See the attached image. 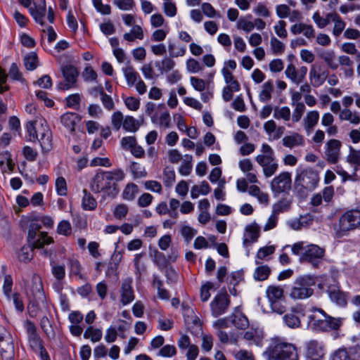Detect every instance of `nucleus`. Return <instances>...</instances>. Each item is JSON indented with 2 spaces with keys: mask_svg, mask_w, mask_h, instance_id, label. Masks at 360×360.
<instances>
[{
  "mask_svg": "<svg viewBox=\"0 0 360 360\" xmlns=\"http://www.w3.org/2000/svg\"><path fill=\"white\" fill-rule=\"evenodd\" d=\"M360 226V210H351L342 214L338 221V227L335 228L338 238L347 236L350 231Z\"/></svg>",
  "mask_w": 360,
  "mask_h": 360,
  "instance_id": "7",
  "label": "nucleus"
},
{
  "mask_svg": "<svg viewBox=\"0 0 360 360\" xmlns=\"http://www.w3.org/2000/svg\"><path fill=\"white\" fill-rule=\"evenodd\" d=\"M13 282L11 275H6L4 276L3 292L8 301L11 300V292Z\"/></svg>",
  "mask_w": 360,
  "mask_h": 360,
  "instance_id": "49",
  "label": "nucleus"
},
{
  "mask_svg": "<svg viewBox=\"0 0 360 360\" xmlns=\"http://www.w3.org/2000/svg\"><path fill=\"white\" fill-rule=\"evenodd\" d=\"M176 349L174 345H164L158 352L157 355L162 357H172L176 354Z\"/></svg>",
  "mask_w": 360,
  "mask_h": 360,
  "instance_id": "54",
  "label": "nucleus"
},
{
  "mask_svg": "<svg viewBox=\"0 0 360 360\" xmlns=\"http://www.w3.org/2000/svg\"><path fill=\"white\" fill-rule=\"evenodd\" d=\"M319 113L316 110L310 111L304 119V127L307 130L312 129L318 123Z\"/></svg>",
  "mask_w": 360,
  "mask_h": 360,
  "instance_id": "33",
  "label": "nucleus"
},
{
  "mask_svg": "<svg viewBox=\"0 0 360 360\" xmlns=\"http://www.w3.org/2000/svg\"><path fill=\"white\" fill-rule=\"evenodd\" d=\"M343 319L334 318L327 314L321 308H312L311 314L308 316L309 327L317 332L337 330L342 325Z\"/></svg>",
  "mask_w": 360,
  "mask_h": 360,
  "instance_id": "2",
  "label": "nucleus"
},
{
  "mask_svg": "<svg viewBox=\"0 0 360 360\" xmlns=\"http://www.w3.org/2000/svg\"><path fill=\"white\" fill-rule=\"evenodd\" d=\"M181 234L184 238L185 241L188 243L197 233V230L193 229L188 226H183L181 229Z\"/></svg>",
  "mask_w": 360,
  "mask_h": 360,
  "instance_id": "59",
  "label": "nucleus"
},
{
  "mask_svg": "<svg viewBox=\"0 0 360 360\" xmlns=\"http://www.w3.org/2000/svg\"><path fill=\"white\" fill-rule=\"evenodd\" d=\"M58 233L63 236H70L72 233V227L68 221H61L57 227Z\"/></svg>",
  "mask_w": 360,
  "mask_h": 360,
  "instance_id": "62",
  "label": "nucleus"
},
{
  "mask_svg": "<svg viewBox=\"0 0 360 360\" xmlns=\"http://www.w3.org/2000/svg\"><path fill=\"white\" fill-rule=\"evenodd\" d=\"M51 266V273L56 280H63L65 276V265H60L56 264L54 261L50 263Z\"/></svg>",
  "mask_w": 360,
  "mask_h": 360,
  "instance_id": "39",
  "label": "nucleus"
},
{
  "mask_svg": "<svg viewBox=\"0 0 360 360\" xmlns=\"http://www.w3.org/2000/svg\"><path fill=\"white\" fill-rule=\"evenodd\" d=\"M340 119L349 120L351 123L358 124L360 122V117L356 113H353L350 110L345 109L341 111Z\"/></svg>",
  "mask_w": 360,
  "mask_h": 360,
  "instance_id": "43",
  "label": "nucleus"
},
{
  "mask_svg": "<svg viewBox=\"0 0 360 360\" xmlns=\"http://www.w3.org/2000/svg\"><path fill=\"white\" fill-rule=\"evenodd\" d=\"M274 117L277 120L283 119L285 121H288L290 118V110L286 106L281 108L276 107L274 109Z\"/></svg>",
  "mask_w": 360,
  "mask_h": 360,
  "instance_id": "46",
  "label": "nucleus"
},
{
  "mask_svg": "<svg viewBox=\"0 0 360 360\" xmlns=\"http://www.w3.org/2000/svg\"><path fill=\"white\" fill-rule=\"evenodd\" d=\"M292 187L291 174L283 172L275 176L271 183V188L274 193L288 192Z\"/></svg>",
  "mask_w": 360,
  "mask_h": 360,
  "instance_id": "9",
  "label": "nucleus"
},
{
  "mask_svg": "<svg viewBox=\"0 0 360 360\" xmlns=\"http://www.w3.org/2000/svg\"><path fill=\"white\" fill-rule=\"evenodd\" d=\"M190 81L192 86L200 92L203 91L206 88V84H209V82H206L205 80L196 77H191Z\"/></svg>",
  "mask_w": 360,
  "mask_h": 360,
  "instance_id": "60",
  "label": "nucleus"
},
{
  "mask_svg": "<svg viewBox=\"0 0 360 360\" xmlns=\"http://www.w3.org/2000/svg\"><path fill=\"white\" fill-rule=\"evenodd\" d=\"M62 73L65 79L64 83H59L58 88L62 90H68L76 87V83L79 72L72 65H66L62 68Z\"/></svg>",
  "mask_w": 360,
  "mask_h": 360,
  "instance_id": "11",
  "label": "nucleus"
},
{
  "mask_svg": "<svg viewBox=\"0 0 360 360\" xmlns=\"http://www.w3.org/2000/svg\"><path fill=\"white\" fill-rule=\"evenodd\" d=\"M130 169L134 178L145 177L147 175L144 167H141L138 162H132Z\"/></svg>",
  "mask_w": 360,
  "mask_h": 360,
  "instance_id": "56",
  "label": "nucleus"
},
{
  "mask_svg": "<svg viewBox=\"0 0 360 360\" xmlns=\"http://www.w3.org/2000/svg\"><path fill=\"white\" fill-rule=\"evenodd\" d=\"M102 330L99 328H94L92 326H89L86 328L84 333V338L85 339L90 338L94 342H96L101 340L102 338Z\"/></svg>",
  "mask_w": 360,
  "mask_h": 360,
  "instance_id": "37",
  "label": "nucleus"
},
{
  "mask_svg": "<svg viewBox=\"0 0 360 360\" xmlns=\"http://www.w3.org/2000/svg\"><path fill=\"white\" fill-rule=\"evenodd\" d=\"M319 176L318 172L311 167H299L296 169L294 181V191L300 198L314 191L318 186Z\"/></svg>",
  "mask_w": 360,
  "mask_h": 360,
  "instance_id": "3",
  "label": "nucleus"
},
{
  "mask_svg": "<svg viewBox=\"0 0 360 360\" xmlns=\"http://www.w3.org/2000/svg\"><path fill=\"white\" fill-rule=\"evenodd\" d=\"M330 360H355L346 349H339L331 356Z\"/></svg>",
  "mask_w": 360,
  "mask_h": 360,
  "instance_id": "51",
  "label": "nucleus"
},
{
  "mask_svg": "<svg viewBox=\"0 0 360 360\" xmlns=\"http://www.w3.org/2000/svg\"><path fill=\"white\" fill-rule=\"evenodd\" d=\"M27 242L34 248L40 249L44 248L45 245L53 243V239L49 236L46 232H40L39 233L29 229Z\"/></svg>",
  "mask_w": 360,
  "mask_h": 360,
  "instance_id": "15",
  "label": "nucleus"
},
{
  "mask_svg": "<svg viewBox=\"0 0 360 360\" xmlns=\"http://www.w3.org/2000/svg\"><path fill=\"white\" fill-rule=\"evenodd\" d=\"M40 143L41 151L44 153L49 152L53 148L52 132L51 130L41 126V131L37 139Z\"/></svg>",
  "mask_w": 360,
  "mask_h": 360,
  "instance_id": "19",
  "label": "nucleus"
},
{
  "mask_svg": "<svg viewBox=\"0 0 360 360\" xmlns=\"http://www.w3.org/2000/svg\"><path fill=\"white\" fill-rule=\"evenodd\" d=\"M172 57H165L160 62H155V65L159 68L161 74L168 72L175 66V62L172 59Z\"/></svg>",
  "mask_w": 360,
  "mask_h": 360,
  "instance_id": "34",
  "label": "nucleus"
},
{
  "mask_svg": "<svg viewBox=\"0 0 360 360\" xmlns=\"http://www.w3.org/2000/svg\"><path fill=\"white\" fill-rule=\"evenodd\" d=\"M202 13L208 18H221V15L210 3H202L201 5Z\"/></svg>",
  "mask_w": 360,
  "mask_h": 360,
  "instance_id": "52",
  "label": "nucleus"
},
{
  "mask_svg": "<svg viewBox=\"0 0 360 360\" xmlns=\"http://www.w3.org/2000/svg\"><path fill=\"white\" fill-rule=\"evenodd\" d=\"M56 189L58 195L60 196H65L67 195V184L64 177L59 176L56 179Z\"/></svg>",
  "mask_w": 360,
  "mask_h": 360,
  "instance_id": "57",
  "label": "nucleus"
},
{
  "mask_svg": "<svg viewBox=\"0 0 360 360\" xmlns=\"http://www.w3.org/2000/svg\"><path fill=\"white\" fill-rule=\"evenodd\" d=\"M252 18V15H247L244 18H241L237 22V28L243 30L246 32H251L255 28V24L248 19Z\"/></svg>",
  "mask_w": 360,
  "mask_h": 360,
  "instance_id": "38",
  "label": "nucleus"
},
{
  "mask_svg": "<svg viewBox=\"0 0 360 360\" xmlns=\"http://www.w3.org/2000/svg\"><path fill=\"white\" fill-rule=\"evenodd\" d=\"M69 266H70V275L75 276L78 277L79 279L83 280L84 279V275L81 273L82 271V266L80 262L75 259H69Z\"/></svg>",
  "mask_w": 360,
  "mask_h": 360,
  "instance_id": "35",
  "label": "nucleus"
},
{
  "mask_svg": "<svg viewBox=\"0 0 360 360\" xmlns=\"http://www.w3.org/2000/svg\"><path fill=\"white\" fill-rule=\"evenodd\" d=\"M82 207L84 210H94L97 207V202L94 196L86 189L83 190Z\"/></svg>",
  "mask_w": 360,
  "mask_h": 360,
  "instance_id": "26",
  "label": "nucleus"
},
{
  "mask_svg": "<svg viewBox=\"0 0 360 360\" xmlns=\"http://www.w3.org/2000/svg\"><path fill=\"white\" fill-rule=\"evenodd\" d=\"M122 71L127 84L129 86H133L140 77L139 73L135 70L133 66L129 65L126 68H123Z\"/></svg>",
  "mask_w": 360,
  "mask_h": 360,
  "instance_id": "28",
  "label": "nucleus"
},
{
  "mask_svg": "<svg viewBox=\"0 0 360 360\" xmlns=\"http://www.w3.org/2000/svg\"><path fill=\"white\" fill-rule=\"evenodd\" d=\"M120 302L122 305H127L131 303L135 298L134 290L132 288V278H125L121 285L120 289Z\"/></svg>",
  "mask_w": 360,
  "mask_h": 360,
  "instance_id": "17",
  "label": "nucleus"
},
{
  "mask_svg": "<svg viewBox=\"0 0 360 360\" xmlns=\"http://www.w3.org/2000/svg\"><path fill=\"white\" fill-rule=\"evenodd\" d=\"M35 125L36 122L34 121H30L26 124V129L29 136V141L32 142L37 141L40 131H41V128L37 129Z\"/></svg>",
  "mask_w": 360,
  "mask_h": 360,
  "instance_id": "40",
  "label": "nucleus"
},
{
  "mask_svg": "<svg viewBox=\"0 0 360 360\" xmlns=\"http://www.w3.org/2000/svg\"><path fill=\"white\" fill-rule=\"evenodd\" d=\"M123 115L120 111H116L112 115L111 122L113 128L118 131L123 124Z\"/></svg>",
  "mask_w": 360,
  "mask_h": 360,
  "instance_id": "63",
  "label": "nucleus"
},
{
  "mask_svg": "<svg viewBox=\"0 0 360 360\" xmlns=\"http://www.w3.org/2000/svg\"><path fill=\"white\" fill-rule=\"evenodd\" d=\"M283 145L288 148H293L304 144L303 136L298 133H295L291 136H285L283 140Z\"/></svg>",
  "mask_w": 360,
  "mask_h": 360,
  "instance_id": "23",
  "label": "nucleus"
},
{
  "mask_svg": "<svg viewBox=\"0 0 360 360\" xmlns=\"http://www.w3.org/2000/svg\"><path fill=\"white\" fill-rule=\"evenodd\" d=\"M347 161L355 165L354 172L357 170V167H360V150H356L352 146H349V153L347 156Z\"/></svg>",
  "mask_w": 360,
  "mask_h": 360,
  "instance_id": "41",
  "label": "nucleus"
},
{
  "mask_svg": "<svg viewBox=\"0 0 360 360\" xmlns=\"http://www.w3.org/2000/svg\"><path fill=\"white\" fill-rule=\"evenodd\" d=\"M309 77L312 82V85L315 87H318L323 84L321 77V68L316 70L314 66H313L309 72Z\"/></svg>",
  "mask_w": 360,
  "mask_h": 360,
  "instance_id": "50",
  "label": "nucleus"
},
{
  "mask_svg": "<svg viewBox=\"0 0 360 360\" xmlns=\"http://www.w3.org/2000/svg\"><path fill=\"white\" fill-rule=\"evenodd\" d=\"M271 269L268 265H262L256 268L254 272V278L256 281H263L268 278Z\"/></svg>",
  "mask_w": 360,
  "mask_h": 360,
  "instance_id": "36",
  "label": "nucleus"
},
{
  "mask_svg": "<svg viewBox=\"0 0 360 360\" xmlns=\"http://www.w3.org/2000/svg\"><path fill=\"white\" fill-rule=\"evenodd\" d=\"M246 232L248 233L252 242H256L259 236V226L256 223L251 224L246 226Z\"/></svg>",
  "mask_w": 360,
  "mask_h": 360,
  "instance_id": "55",
  "label": "nucleus"
},
{
  "mask_svg": "<svg viewBox=\"0 0 360 360\" xmlns=\"http://www.w3.org/2000/svg\"><path fill=\"white\" fill-rule=\"evenodd\" d=\"M24 326L27 333L29 346L32 350L37 349L44 345V341L37 333V328L34 322L26 320Z\"/></svg>",
  "mask_w": 360,
  "mask_h": 360,
  "instance_id": "14",
  "label": "nucleus"
},
{
  "mask_svg": "<svg viewBox=\"0 0 360 360\" xmlns=\"http://www.w3.org/2000/svg\"><path fill=\"white\" fill-rule=\"evenodd\" d=\"M124 39L128 41H133L135 39H143V32L141 26L135 25H133L131 32L125 33L123 36Z\"/></svg>",
  "mask_w": 360,
  "mask_h": 360,
  "instance_id": "32",
  "label": "nucleus"
},
{
  "mask_svg": "<svg viewBox=\"0 0 360 360\" xmlns=\"http://www.w3.org/2000/svg\"><path fill=\"white\" fill-rule=\"evenodd\" d=\"M300 315L301 311L293 307L283 316V322L290 328H298L301 326Z\"/></svg>",
  "mask_w": 360,
  "mask_h": 360,
  "instance_id": "18",
  "label": "nucleus"
},
{
  "mask_svg": "<svg viewBox=\"0 0 360 360\" xmlns=\"http://www.w3.org/2000/svg\"><path fill=\"white\" fill-rule=\"evenodd\" d=\"M123 129L127 131L135 132L139 128L138 121L132 116H126L123 121Z\"/></svg>",
  "mask_w": 360,
  "mask_h": 360,
  "instance_id": "42",
  "label": "nucleus"
},
{
  "mask_svg": "<svg viewBox=\"0 0 360 360\" xmlns=\"http://www.w3.org/2000/svg\"><path fill=\"white\" fill-rule=\"evenodd\" d=\"M101 100L103 106L108 110H112L115 108V104L110 96L106 94L103 88H98Z\"/></svg>",
  "mask_w": 360,
  "mask_h": 360,
  "instance_id": "48",
  "label": "nucleus"
},
{
  "mask_svg": "<svg viewBox=\"0 0 360 360\" xmlns=\"http://www.w3.org/2000/svg\"><path fill=\"white\" fill-rule=\"evenodd\" d=\"M304 242H297L292 245V252L300 256V262L310 264L313 267L318 268L323 263L325 249L317 245H304Z\"/></svg>",
  "mask_w": 360,
  "mask_h": 360,
  "instance_id": "4",
  "label": "nucleus"
},
{
  "mask_svg": "<svg viewBox=\"0 0 360 360\" xmlns=\"http://www.w3.org/2000/svg\"><path fill=\"white\" fill-rule=\"evenodd\" d=\"M29 11L37 22L44 25V17L46 14L45 0H41V4L39 6L34 4V6H31L29 8Z\"/></svg>",
  "mask_w": 360,
  "mask_h": 360,
  "instance_id": "22",
  "label": "nucleus"
},
{
  "mask_svg": "<svg viewBox=\"0 0 360 360\" xmlns=\"http://www.w3.org/2000/svg\"><path fill=\"white\" fill-rule=\"evenodd\" d=\"M269 360H298L297 348L287 342H276L271 345L265 352Z\"/></svg>",
  "mask_w": 360,
  "mask_h": 360,
  "instance_id": "6",
  "label": "nucleus"
},
{
  "mask_svg": "<svg viewBox=\"0 0 360 360\" xmlns=\"http://www.w3.org/2000/svg\"><path fill=\"white\" fill-rule=\"evenodd\" d=\"M261 151L263 154L258 155L255 160L261 167L266 166V163L273 162L275 158L274 150L267 143H263L262 145Z\"/></svg>",
  "mask_w": 360,
  "mask_h": 360,
  "instance_id": "20",
  "label": "nucleus"
},
{
  "mask_svg": "<svg viewBox=\"0 0 360 360\" xmlns=\"http://www.w3.org/2000/svg\"><path fill=\"white\" fill-rule=\"evenodd\" d=\"M262 167L263 169L264 176L266 177H270L276 172L278 168V165L276 160L274 159L273 162H270V163H266V166Z\"/></svg>",
  "mask_w": 360,
  "mask_h": 360,
  "instance_id": "61",
  "label": "nucleus"
},
{
  "mask_svg": "<svg viewBox=\"0 0 360 360\" xmlns=\"http://www.w3.org/2000/svg\"><path fill=\"white\" fill-rule=\"evenodd\" d=\"M124 177V172L120 168L111 171L99 169L90 181V189L94 193H102L105 197L114 198L119 193L117 182Z\"/></svg>",
  "mask_w": 360,
  "mask_h": 360,
  "instance_id": "1",
  "label": "nucleus"
},
{
  "mask_svg": "<svg viewBox=\"0 0 360 360\" xmlns=\"http://www.w3.org/2000/svg\"><path fill=\"white\" fill-rule=\"evenodd\" d=\"M274 90V84L271 80H268L262 85V90L259 93V98L262 102H267L271 98V93Z\"/></svg>",
  "mask_w": 360,
  "mask_h": 360,
  "instance_id": "29",
  "label": "nucleus"
},
{
  "mask_svg": "<svg viewBox=\"0 0 360 360\" xmlns=\"http://www.w3.org/2000/svg\"><path fill=\"white\" fill-rule=\"evenodd\" d=\"M81 117L76 112H68L60 117L61 124L70 132H74L76 124L80 122Z\"/></svg>",
  "mask_w": 360,
  "mask_h": 360,
  "instance_id": "21",
  "label": "nucleus"
},
{
  "mask_svg": "<svg viewBox=\"0 0 360 360\" xmlns=\"http://www.w3.org/2000/svg\"><path fill=\"white\" fill-rule=\"evenodd\" d=\"M271 46L274 55L282 54L285 51V45L275 37L271 39Z\"/></svg>",
  "mask_w": 360,
  "mask_h": 360,
  "instance_id": "58",
  "label": "nucleus"
},
{
  "mask_svg": "<svg viewBox=\"0 0 360 360\" xmlns=\"http://www.w3.org/2000/svg\"><path fill=\"white\" fill-rule=\"evenodd\" d=\"M231 303L230 297L226 290L220 291L210 303L212 314L218 317L226 312Z\"/></svg>",
  "mask_w": 360,
  "mask_h": 360,
  "instance_id": "8",
  "label": "nucleus"
},
{
  "mask_svg": "<svg viewBox=\"0 0 360 360\" xmlns=\"http://www.w3.org/2000/svg\"><path fill=\"white\" fill-rule=\"evenodd\" d=\"M231 323L238 329L245 330L249 326V321L242 313L233 314L230 316Z\"/></svg>",
  "mask_w": 360,
  "mask_h": 360,
  "instance_id": "24",
  "label": "nucleus"
},
{
  "mask_svg": "<svg viewBox=\"0 0 360 360\" xmlns=\"http://www.w3.org/2000/svg\"><path fill=\"white\" fill-rule=\"evenodd\" d=\"M186 69L189 72L195 73L202 71L204 67L197 60L190 58L186 61Z\"/></svg>",
  "mask_w": 360,
  "mask_h": 360,
  "instance_id": "53",
  "label": "nucleus"
},
{
  "mask_svg": "<svg viewBox=\"0 0 360 360\" xmlns=\"http://www.w3.org/2000/svg\"><path fill=\"white\" fill-rule=\"evenodd\" d=\"M342 143L338 139H330L326 143L325 154L329 163L335 164L340 158Z\"/></svg>",
  "mask_w": 360,
  "mask_h": 360,
  "instance_id": "16",
  "label": "nucleus"
},
{
  "mask_svg": "<svg viewBox=\"0 0 360 360\" xmlns=\"http://www.w3.org/2000/svg\"><path fill=\"white\" fill-rule=\"evenodd\" d=\"M139 193V187L134 183L127 184L122 192V198L125 200L132 201Z\"/></svg>",
  "mask_w": 360,
  "mask_h": 360,
  "instance_id": "30",
  "label": "nucleus"
},
{
  "mask_svg": "<svg viewBox=\"0 0 360 360\" xmlns=\"http://www.w3.org/2000/svg\"><path fill=\"white\" fill-rule=\"evenodd\" d=\"M22 155L27 160L34 162L37 160L38 153L32 147L26 146L22 149Z\"/></svg>",
  "mask_w": 360,
  "mask_h": 360,
  "instance_id": "64",
  "label": "nucleus"
},
{
  "mask_svg": "<svg viewBox=\"0 0 360 360\" xmlns=\"http://www.w3.org/2000/svg\"><path fill=\"white\" fill-rule=\"evenodd\" d=\"M305 358L321 359L325 355V345L318 340H310L304 343Z\"/></svg>",
  "mask_w": 360,
  "mask_h": 360,
  "instance_id": "12",
  "label": "nucleus"
},
{
  "mask_svg": "<svg viewBox=\"0 0 360 360\" xmlns=\"http://www.w3.org/2000/svg\"><path fill=\"white\" fill-rule=\"evenodd\" d=\"M36 249L32 245L28 244L21 248L18 253V258L20 262L27 263L33 258V250Z\"/></svg>",
  "mask_w": 360,
  "mask_h": 360,
  "instance_id": "27",
  "label": "nucleus"
},
{
  "mask_svg": "<svg viewBox=\"0 0 360 360\" xmlns=\"http://www.w3.org/2000/svg\"><path fill=\"white\" fill-rule=\"evenodd\" d=\"M163 183L166 187H170L175 181V172L172 167H166L163 171Z\"/></svg>",
  "mask_w": 360,
  "mask_h": 360,
  "instance_id": "44",
  "label": "nucleus"
},
{
  "mask_svg": "<svg viewBox=\"0 0 360 360\" xmlns=\"http://www.w3.org/2000/svg\"><path fill=\"white\" fill-rule=\"evenodd\" d=\"M320 57L327 64L328 67L331 70H337L338 64L335 61V54L333 51H324L320 54Z\"/></svg>",
  "mask_w": 360,
  "mask_h": 360,
  "instance_id": "31",
  "label": "nucleus"
},
{
  "mask_svg": "<svg viewBox=\"0 0 360 360\" xmlns=\"http://www.w3.org/2000/svg\"><path fill=\"white\" fill-rule=\"evenodd\" d=\"M37 55L32 52L24 58V65L27 70H33L37 67Z\"/></svg>",
  "mask_w": 360,
  "mask_h": 360,
  "instance_id": "47",
  "label": "nucleus"
},
{
  "mask_svg": "<svg viewBox=\"0 0 360 360\" xmlns=\"http://www.w3.org/2000/svg\"><path fill=\"white\" fill-rule=\"evenodd\" d=\"M316 283V276L305 274L298 276L292 286L290 296L294 300H304L313 295V287Z\"/></svg>",
  "mask_w": 360,
  "mask_h": 360,
  "instance_id": "5",
  "label": "nucleus"
},
{
  "mask_svg": "<svg viewBox=\"0 0 360 360\" xmlns=\"http://www.w3.org/2000/svg\"><path fill=\"white\" fill-rule=\"evenodd\" d=\"M27 294L33 297L36 300H46L41 278L37 274H33L31 281L26 287Z\"/></svg>",
  "mask_w": 360,
  "mask_h": 360,
  "instance_id": "10",
  "label": "nucleus"
},
{
  "mask_svg": "<svg viewBox=\"0 0 360 360\" xmlns=\"http://www.w3.org/2000/svg\"><path fill=\"white\" fill-rule=\"evenodd\" d=\"M153 261L161 271L166 269L169 264L168 259L166 258L165 255L158 250L155 252Z\"/></svg>",
  "mask_w": 360,
  "mask_h": 360,
  "instance_id": "45",
  "label": "nucleus"
},
{
  "mask_svg": "<svg viewBox=\"0 0 360 360\" xmlns=\"http://www.w3.org/2000/svg\"><path fill=\"white\" fill-rule=\"evenodd\" d=\"M326 292L330 301L338 307H345L347 305V300L349 293L342 291L338 284L328 285Z\"/></svg>",
  "mask_w": 360,
  "mask_h": 360,
  "instance_id": "13",
  "label": "nucleus"
},
{
  "mask_svg": "<svg viewBox=\"0 0 360 360\" xmlns=\"http://www.w3.org/2000/svg\"><path fill=\"white\" fill-rule=\"evenodd\" d=\"M266 292L270 302L280 300L284 296L283 288L278 285H269Z\"/></svg>",
  "mask_w": 360,
  "mask_h": 360,
  "instance_id": "25",
  "label": "nucleus"
}]
</instances>
